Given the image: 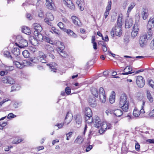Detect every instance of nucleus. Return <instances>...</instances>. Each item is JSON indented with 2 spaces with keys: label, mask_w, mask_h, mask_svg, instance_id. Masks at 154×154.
Here are the masks:
<instances>
[{
  "label": "nucleus",
  "mask_w": 154,
  "mask_h": 154,
  "mask_svg": "<svg viewBox=\"0 0 154 154\" xmlns=\"http://www.w3.org/2000/svg\"><path fill=\"white\" fill-rule=\"evenodd\" d=\"M154 27V18H150L147 25V28L148 30H151Z\"/></svg>",
  "instance_id": "obj_14"
},
{
  "label": "nucleus",
  "mask_w": 154,
  "mask_h": 154,
  "mask_svg": "<svg viewBox=\"0 0 154 154\" xmlns=\"http://www.w3.org/2000/svg\"><path fill=\"white\" fill-rule=\"evenodd\" d=\"M148 39L145 35H142L140 38L139 41V44L140 46L143 47L145 45L147 42V40Z\"/></svg>",
  "instance_id": "obj_11"
},
{
  "label": "nucleus",
  "mask_w": 154,
  "mask_h": 154,
  "mask_svg": "<svg viewBox=\"0 0 154 154\" xmlns=\"http://www.w3.org/2000/svg\"><path fill=\"white\" fill-rule=\"evenodd\" d=\"M52 2H46L45 4L47 8L50 9H52L53 8L52 6Z\"/></svg>",
  "instance_id": "obj_41"
},
{
  "label": "nucleus",
  "mask_w": 154,
  "mask_h": 154,
  "mask_svg": "<svg viewBox=\"0 0 154 154\" xmlns=\"http://www.w3.org/2000/svg\"><path fill=\"white\" fill-rule=\"evenodd\" d=\"M136 82L138 86L141 88L143 87L145 84V81L144 78L140 75L137 76Z\"/></svg>",
  "instance_id": "obj_5"
},
{
  "label": "nucleus",
  "mask_w": 154,
  "mask_h": 154,
  "mask_svg": "<svg viewBox=\"0 0 154 154\" xmlns=\"http://www.w3.org/2000/svg\"><path fill=\"white\" fill-rule=\"evenodd\" d=\"M16 116V115L12 113H11L8 114L7 116V118L8 119H10L15 118Z\"/></svg>",
  "instance_id": "obj_47"
},
{
  "label": "nucleus",
  "mask_w": 154,
  "mask_h": 154,
  "mask_svg": "<svg viewBox=\"0 0 154 154\" xmlns=\"http://www.w3.org/2000/svg\"><path fill=\"white\" fill-rule=\"evenodd\" d=\"M122 15H119L117 19V24L115 27L112 28L114 30L115 35L119 36H120L122 35Z\"/></svg>",
  "instance_id": "obj_2"
},
{
  "label": "nucleus",
  "mask_w": 154,
  "mask_h": 154,
  "mask_svg": "<svg viewBox=\"0 0 154 154\" xmlns=\"http://www.w3.org/2000/svg\"><path fill=\"white\" fill-rule=\"evenodd\" d=\"M85 112L86 116H92V111L89 107L86 108Z\"/></svg>",
  "instance_id": "obj_31"
},
{
  "label": "nucleus",
  "mask_w": 154,
  "mask_h": 154,
  "mask_svg": "<svg viewBox=\"0 0 154 154\" xmlns=\"http://www.w3.org/2000/svg\"><path fill=\"white\" fill-rule=\"evenodd\" d=\"M115 93L114 91H112V94L109 96V101L111 104H112L115 102Z\"/></svg>",
  "instance_id": "obj_22"
},
{
  "label": "nucleus",
  "mask_w": 154,
  "mask_h": 154,
  "mask_svg": "<svg viewBox=\"0 0 154 154\" xmlns=\"http://www.w3.org/2000/svg\"><path fill=\"white\" fill-rule=\"evenodd\" d=\"M138 32L132 31L131 32V36L133 38H135L138 34Z\"/></svg>",
  "instance_id": "obj_56"
},
{
  "label": "nucleus",
  "mask_w": 154,
  "mask_h": 154,
  "mask_svg": "<svg viewBox=\"0 0 154 154\" xmlns=\"http://www.w3.org/2000/svg\"><path fill=\"white\" fill-rule=\"evenodd\" d=\"M63 2L64 4L70 9L72 10L75 9V6L71 0H63Z\"/></svg>",
  "instance_id": "obj_10"
},
{
  "label": "nucleus",
  "mask_w": 154,
  "mask_h": 154,
  "mask_svg": "<svg viewBox=\"0 0 154 154\" xmlns=\"http://www.w3.org/2000/svg\"><path fill=\"white\" fill-rule=\"evenodd\" d=\"M99 97L101 102L104 103L106 101V96L103 88L100 87L99 90Z\"/></svg>",
  "instance_id": "obj_6"
},
{
  "label": "nucleus",
  "mask_w": 154,
  "mask_h": 154,
  "mask_svg": "<svg viewBox=\"0 0 154 154\" xmlns=\"http://www.w3.org/2000/svg\"><path fill=\"white\" fill-rule=\"evenodd\" d=\"M44 40L46 42H48L50 44H52L53 43V41L51 40L49 38L46 37L44 36Z\"/></svg>",
  "instance_id": "obj_43"
},
{
  "label": "nucleus",
  "mask_w": 154,
  "mask_h": 154,
  "mask_svg": "<svg viewBox=\"0 0 154 154\" xmlns=\"http://www.w3.org/2000/svg\"><path fill=\"white\" fill-rule=\"evenodd\" d=\"M148 82L150 86L152 88H154V82L151 79L148 80Z\"/></svg>",
  "instance_id": "obj_48"
},
{
  "label": "nucleus",
  "mask_w": 154,
  "mask_h": 154,
  "mask_svg": "<svg viewBox=\"0 0 154 154\" xmlns=\"http://www.w3.org/2000/svg\"><path fill=\"white\" fill-rule=\"evenodd\" d=\"M93 148V146L92 145H90L86 147V152H88L90 151Z\"/></svg>",
  "instance_id": "obj_60"
},
{
  "label": "nucleus",
  "mask_w": 154,
  "mask_h": 154,
  "mask_svg": "<svg viewBox=\"0 0 154 154\" xmlns=\"http://www.w3.org/2000/svg\"><path fill=\"white\" fill-rule=\"evenodd\" d=\"M136 4L134 2H132L130 4H129V2L128 1L124 2L122 4L123 8L125 9H126L128 7V10L126 13L127 16L128 17L129 14L131 11L134 8Z\"/></svg>",
  "instance_id": "obj_4"
},
{
  "label": "nucleus",
  "mask_w": 154,
  "mask_h": 154,
  "mask_svg": "<svg viewBox=\"0 0 154 154\" xmlns=\"http://www.w3.org/2000/svg\"><path fill=\"white\" fill-rule=\"evenodd\" d=\"M119 105L120 107L123 111L127 112L129 109V101L126 95L122 94L120 97Z\"/></svg>",
  "instance_id": "obj_1"
},
{
  "label": "nucleus",
  "mask_w": 154,
  "mask_h": 154,
  "mask_svg": "<svg viewBox=\"0 0 154 154\" xmlns=\"http://www.w3.org/2000/svg\"><path fill=\"white\" fill-rule=\"evenodd\" d=\"M16 42L15 43L16 45L20 48H23L24 47L28 46L27 41L23 38L20 36H18L16 38Z\"/></svg>",
  "instance_id": "obj_3"
},
{
  "label": "nucleus",
  "mask_w": 154,
  "mask_h": 154,
  "mask_svg": "<svg viewBox=\"0 0 154 154\" xmlns=\"http://www.w3.org/2000/svg\"><path fill=\"white\" fill-rule=\"evenodd\" d=\"M63 123H59L57 124L55 126L58 127V128L60 129L63 127Z\"/></svg>",
  "instance_id": "obj_63"
},
{
  "label": "nucleus",
  "mask_w": 154,
  "mask_h": 154,
  "mask_svg": "<svg viewBox=\"0 0 154 154\" xmlns=\"http://www.w3.org/2000/svg\"><path fill=\"white\" fill-rule=\"evenodd\" d=\"M94 123L95 127L97 128L100 127L102 123L100 119L98 117H96L94 120Z\"/></svg>",
  "instance_id": "obj_17"
},
{
  "label": "nucleus",
  "mask_w": 154,
  "mask_h": 154,
  "mask_svg": "<svg viewBox=\"0 0 154 154\" xmlns=\"http://www.w3.org/2000/svg\"><path fill=\"white\" fill-rule=\"evenodd\" d=\"M112 2L111 1L108 2V5L106 8L105 11L109 12L111 8Z\"/></svg>",
  "instance_id": "obj_38"
},
{
  "label": "nucleus",
  "mask_w": 154,
  "mask_h": 154,
  "mask_svg": "<svg viewBox=\"0 0 154 154\" xmlns=\"http://www.w3.org/2000/svg\"><path fill=\"white\" fill-rule=\"evenodd\" d=\"M58 26L61 29H64V26L63 24L61 22H59L57 24Z\"/></svg>",
  "instance_id": "obj_53"
},
{
  "label": "nucleus",
  "mask_w": 154,
  "mask_h": 154,
  "mask_svg": "<svg viewBox=\"0 0 154 154\" xmlns=\"http://www.w3.org/2000/svg\"><path fill=\"white\" fill-rule=\"evenodd\" d=\"M82 137L81 136H78L77 138L76 139V140H75V142L76 143H82V141L80 140L82 139Z\"/></svg>",
  "instance_id": "obj_51"
},
{
  "label": "nucleus",
  "mask_w": 154,
  "mask_h": 154,
  "mask_svg": "<svg viewBox=\"0 0 154 154\" xmlns=\"http://www.w3.org/2000/svg\"><path fill=\"white\" fill-rule=\"evenodd\" d=\"M109 13V12L105 11L104 13V16L103 18V20H105L106 18Z\"/></svg>",
  "instance_id": "obj_59"
},
{
  "label": "nucleus",
  "mask_w": 154,
  "mask_h": 154,
  "mask_svg": "<svg viewBox=\"0 0 154 154\" xmlns=\"http://www.w3.org/2000/svg\"><path fill=\"white\" fill-rule=\"evenodd\" d=\"M145 101L144 100L143 101V106L142 107V108L140 110V114L141 113L142 114H143L145 113V112L144 111V109H143V106L145 105Z\"/></svg>",
  "instance_id": "obj_45"
},
{
  "label": "nucleus",
  "mask_w": 154,
  "mask_h": 154,
  "mask_svg": "<svg viewBox=\"0 0 154 154\" xmlns=\"http://www.w3.org/2000/svg\"><path fill=\"white\" fill-rule=\"evenodd\" d=\"M40 58L38 56L36 57H32L30 59V61L27 62V63L29 66H32L34 64H37L40 62L39 60Z\"/></svg>",
  "instance_id": "obj_8"
},
{
  "label": "nucleus",
  "mask_w": 154,
  "mask_h": 154,
  "mask_svg": "<svg viewBox=\"0 0 154 154\" xmlns=\"http://www.w3.org/2000/svg\"><path fill=\"white\" fill-rule=\"evenodd\" d=\"M8 83L13 84L15 83L14 80L9 76H8Z\"/></svg>",
  "instance_id": "obj_42"
},
{
  "label": "nucleus",
  "mask_w": 154,
  "mask_h": 154,
  "mask_svg": "<svg viewBox=\"0 0 154 154\" xmlns=\"http://www.w3.org/2000/svg\"><path fill=\"white\" fill-rule=\"evenodd\" d=\"M60 54L62 57L64 58L68 56L67 54L63 51H60Z\"/></svg>",
  "instance_id": "obj_44"
},
{
  "label": "nucleus",
  "mask_w": 154,
  "mask_h": 154,
  "mask_svg": "<svg viewBox=\"0 0 154 154\" xmlns=\"http://www.w3.org/2000/svg\"><path fill=\"white\" fill-rule=\"evenodd\" d=\"M147 98L151 103L153 101V99L149 91H147Z\"/></svg>",
  "instance_id": "obj_35"
},
{
  "label": "nucleus",
  "mask_w": 154,
  "mask_h": 154,
  "mask_svg": "<svg viewBox=\"0 0 154 154\" xmlns=\"http://www.w3.org/2000/svg\"><path fill=\"white\" fill-rule=\"evenodd\" d=\"M22 30L23 32L27 35H29L31 34L30 30L28 27L26 26H23Z\"/></svg>",
  "instance_id": "obj_24"
},
{
  "label": "nucleus",
  "mask_w": 154,
  "mask_h": 154,
  "mask_svg": "<svg viewBox=\"0 0 154 154\" xmlns=\"http://www.w3.org/2000/svg\"><path fill=\"white\" fill-rule=\"evenodd\" d=\"M64 31L73 38H76L77 37V35L70 29H65Z\"/></svg>",
  "instance_id": "obj_23"
},
{
  "label": "nucleus",
  "mask_w": 154,
  "mask_h": 154,
  "mask_svg": "<svg viewBox=\"0 0 154 154\" xmlns=\"http://www.w3.org/2000/svg\"><path fill=\"white\" fill-rule=\"evenodd\" d=\"M14 65H15L17 68H19V69H22L24 67V65L23 64L17 61H14Z\"/></svg>",
  "instance_id": "obj_29"
},
{
  "label": "nucleus",
  "mask_w": 154,
  "mask_h": 154,
  "mask_svg": "<svg viewBox=\"0 0 154 154\" xmlns=\"http://www.w3.org/2000/svg\"><path fill=\"white\" fill-rule=\"evenodd\" d=\"M65 92L68 95L70 94L71 93V89L69 87H66L65 88Z\"/></svg>",
  "instance_id": "obj_52"
},
{
  "label": "nucleus",
  "mask_w": 154,
  "mask_h": 154,
  "mask_svg": "<svg viewBox=\"0 0 154 154\" xmlns=\"http://www.w3.org/2000/svg\"><path fill=\"white\" fill-rule=\"evenodd\" d=\"M133 115L136 117L139 116L140 115V110L136 108H135L133 110Z\"/></svg>",
  "instance_id": "obj_33"
},
{
  "label": "nucleus",
  "mask_w": 154,
  "mask_h": 154,
  "mask_svg": "<svg viewBox=\"0 0 154 154\" xmlns=\"http://www.w3.org/2000/svg\"><path fill=\"white\" fill-rule=\"evenodd\" d=\"M140 145L138 143H137L135 145V148L136 150L138 151L140 150Z\"/></svg>",
  "instance_id": "obj_61"
},
{
  "label": "nucleus",
  "mask_w": 154,
  "mask_h": 154,
  "mask_svg": "<svg viewBox=\"0 0 154 154\" xmlns=\"http://www.w3.org/2000/svg\"><path fill=\"white\" fill-rule=\"evenodd\" d=\"M91 91L93 95L96 97H97L98 95V92L97 90L95 88H93L91 89Z\"/></svg>",
  "instance_id": "obj_34"
},
{
  "label": "nucleus",
  "mask_w": 154,
  "mask_h": 154,
  "mask_svg": "<svg viewBox=\"0 0 154 154\" xmlns=\"http://www.w3.org/2000/svg\"><path fill=\"white\" fill-rule=\"evenodd\" d=\"M88 102L89 105L93 107H94L97 105V103L96 98L92 96L89 97L88 99Z\"/></svg>",
  "instance_id": "obj_12"
},
{
  "label": "nucleus",
  "mask_w": 154,
  "mask_h": 154,
  "mask_svg": "<svg viewBox=\"0 0 154 154\" xmlns=\"http://www.w3.org/2000/svg\"><path fill=\"white\" fill-rule=\"evenodd\" d=\"M7 124V122H4L2 123L1 124L0 123V126L1 127H2V128H0V129L2 130L3 129V128L6 126Z\"/></svg>",
  "instance_id": "obj_54"
},
{
  "label": "nucleus",
  "mask_w": 154,
  "mask_h": 154,
  "mask_svg": "<svg viewBox=\"0 0 154 154\" xmlns=\"http://www.w3.org/2000/svg\"><path fill=\"white\" fill-rule=\"evenodd\" d=\"M146 142L150 143H154V139H149L147 140Z\"/></svg>",
  "instance_id": "obj_64"
},
{
  "label": "nucleus",
  "mask_w": 154,
  "mask_h": 154,
  "mask_svg": "<svg viewBox=\"0 0 154 154\" xmlns=\"http://www.w3.org/2000/svg\"><path fill=\"white\" fill-rule=\"evenodd\" d=\"M14 68L12 66H6L5 68L6 71H11L13 70Z\"/></svg>",
  "instance_id": "obj_46"
},
{
  "label": "nucleus",
  "mask_w": 154,
  "mask_h": 154,
  "mask_svg": "<svg viewBox=\"0 0 154 154\" xmlns=\"http://www.w3.org/2000/svg\"><path fill=\"white\" fill-rule=\"evenodd\" d=\"M8 76L3 78L2 79V81L4 83H8Z\"/></svg>",
  "instance_id": "obj_57"
},
{
  "label": "nucleus",
  "mask_w": 154,
  "mask_h": 154,
  "mask_svg": "<svg viewBox=\"0 0 154 154\" xmlns=\"http://www.w3.org/2000/svg\"><path fill=\"white\" fill-rule=\"evenodd\" d=\"M23 55L25 58H28L29 56V53L27 50H25L22 52Z\"/></svg>",
  "instance_id": "obj_39"
},
{
  "label": "nucleus",
  "mask_w": 154,
  "mask_h": 154,
  "mask_svg": "<svg viewBox=\"0 0 154 154\" xmlns=\"http://www.w3.org/2000/svg\"><path fill=\"white\" fill-rule=\"evenodd\" d=\"M39 56L38 57H40V62L42 63H45L47 62L46 60V55L43 53L42 52L39 51Z\"/></svg>",
  "instance_id": "obj_15"
},
{
  "label": "nucleus",
  "mask_w": 154,
  "mask_h": 154,
  "mask_svg": "<svg viewBox=\"0 0 154 154\" xmlns=\"http://www.w3.org/2000/svg\"><path fill=\"white\" fill-rule=\"evenodd\" d=\"M72 132L68 133L66 134V140H69V138L71 137L72 135Z\"/></svg>",
  "instance_id": "obj_55"
},
{
  "label": "nucleus",
  "mask_w": 154,
  "mask_h": 154,
  "mask_svg": "<svg viewBox=\"0 0 154 154\" xmlns=\"http://www.w3.org/2000/svg\"><path fill=\"white\" fill-rule=\"evenodd\" d=\"M100 127H101V129L99 131V132L101 133L102 132L103 133L107 129V122H103Z\"/></svg>",
  "instance_id": "obj_20"
},
{
  "label": "nucleus",
  "mask_w": 154,
  "mask_h": 154,
  "mask_svg": "<svg viewBox=\"0 0 154 154\" xmlns=\"http://www.w3.org/2000/svg\"><path fill=\"white\" fill-rule=\"evenodd\" d=\"M132 70V69L130 66H127L124 70V72L122 73V74L123 75H126L134 73V72H131Z\"/></svg>",
  "instance_id": "obj_18"
},
{
  "label": "nucleus",
  "mask_w": 154,
  "mask_h": 154,
  "mask_svg": "<svg viewBox=\"0 0 154 154\" xmlns=\"http://www.w3.org/2000/svg\"><path fill=\"white\" fill-rule=\"evenodd\" d=\"M85 119L86 122L89 124L91 123L93 120L92 116H86Z\"/></svg>",
  "instance_id": "obj_30"
},
{
  "label": "nucleus",
  "mask_w": 154,
  "mask_h": 154,
  "mask_svg": "<svg viewBox=\"0 0 154 154\" xmlns=\"http://www.w3.org/2000/svg\"><path fill=\"white\" fill-rule=\"evenodd\" d=\"M102 48L104 52H106L107 51V49L106 48L105 43H103V44L102 45Z\"/></svg>",
  "instance_id": "obj_49"
},
{
  "label": "nucleus",
  "mask_w": 154,
  "mask_h": 154,
  "mask_svg": "<svg viewBox=\"0 0 154 154\" xmlns=\"http://www.w3.org/2000/svg\"><path fill=\"white\" fill-rule=\"evenodd\" d=\"M149 116L150 118L154 117V109L150 112L149 114Z\"/></svg>",
  "instance_id": "obj_58"
},
{
  "label": "nucleus",
  "mask_w": 154,
  "mask_h": 154,
  "mask_svg": "<svg viewBox=\"0 0 154 154\" xmlns=\"http://www.w3.org/2000/svg\"><path fill=\"white\" fill-rule=\"evenodd\" d=\"M73 119V115L72 114L68 112L65 119V123H66L67 125Z\"/></svg>",
  "instance_id": "obj_13"
},
{
  "label": "nucleus",
  "mask_w": 154,
  "mask_h": 154,
  "mask_svg": "<svg viewBox=\"0 0 154 154\" xmlns=\"http://www.w3.org/2000/svg\"><path fill=\"white\" fill-rule=\"evenodd\" d=\"M22 141V140L21 139L18 140H14L12 142V143L14 144H17L20 143V142Z\"/></svg>",
  "instance_id": "obj_62"
},
{
  "label": "nucleus",
  "mask_w": 154,
  "mask_h": 154,
  "mask_svg": "<svg viewBox=\"0 0 154 154\" xmlns=\"http://www.w3.org/2000/svg\"><path fill=\"white\" fill-rule=\"evenodd\" d=\"M123 112L121 109H117L115 110L114 114L117 116L120 117L123 114Z\"/></svg>",
  "instance_id": "obj_28"
},
{
  "label": "nucleus",
  "mask_w": 154,
  "mask_h": 154,
  "mask_svg": "<svg viewBox=\"0 0 154 154\" xmlns=\"http://www.w3.org/2000/svg\"><path fill=\"white\" fill-rule=\"evenodd\" d=\"M152 32L151 29V30H148V31L147 32L146 34H145L144 35H145L148 39H151L152 38Z\"/></svg>",
  "instance_id": "obj_36"
},
{
  "label": "nucleus",
  "mask_w": 154,
  "mask_h": 154,
  "mask_svg": "<svg viewBox=\"0 0 154 154\" xmlns=\"http://www.w3.org/2000/svg\"><path fill=\"white\" fill-rule=\"evenodd\" d=\"M141 15L143 19L146 20L149 15L148 9L146 8H143L142 10Z\"/></svg>",
  "instance_id": "obj_16"
},
{
  "label": "nucleus",
  "mask_w": 154,
  "mask_h": 154,
  "mask_svg": "<svg viewBox=\"0 0 154 154\" xmlns=\"http://www.w3.org/2000/svg\"><path fill=\"white\" fill-rule=\"evenodd\" d=\"M139 27L137 23H135L133 26L132 31H136L137 32H138L139 30Z\"/></svg>",
  "instance_id": "obj_40"
},
{
  "label": "nucleus",
  "mask_w": 154,
  "mask_h": 154,
  "mask_svg": "<svg viewBox=\"0 0 154 154\" xmlns=\"http://www.w3.org/2000/svg\"><path fill=\"white\" fill-rule=\"evenodd\" d=\"M32 27L34 29V34L36 35L38 33L40 32L42 30V28L41 26L39 24L35 23L32 25Z\"/></svg>",
  "instance_id": "obj_9"
},
{
  "label": "nucleus",
  "mask_w": 154,
  "mask_h": 154,
  "mask_svg": "<svg viewBox=\"0 0 154 154\" xmlns=\"http://www.w3.org/2000/svg\"><path fill=\"white\" fill-rule=\"evenodd\" d=\"M133 23V21L132 19L127 20L125 21V27L126 28H129L131 27Z\"/></svg>",
  "instance_id": "obj_21"
},
{
  "label": "nucleus",
  "mask_w": 154,
  "mask_h": 154,
  "mask_svg": "<svg viewBox=\"0 0 154 154\" xmlns=\"http://www.w3.org/2000/svg\"><path fill=\"white\" fill-rule=\"evenodd\" d=\"M12 52L15 57H16L20 54V51L19 48H14L12 50Z\"/></svg>",
  "instance_id": "obj_25"
},
{
  "label": "nucleus",
  "mask_w": 154,
  "mask_h": 154,
  "mask_svg": "<svg viewBox=\"0 0 154 154\" xmlns=\"http://www.w3.org/2000/svg\"><path fill=\"white\" fill-rule=\"evenodd\" d=\"M75 120L77 124L78 125H80L81 124L82 122V118L79 115H77L76 116Z\"/></svg>",
  "instance_id": "obj_32"
},
{
  "label": "nucleus",
  "mask_w": 154,
  "mask_h": 154,
  "mask_svg": "<svg viewBox=\"0 0 154 154\" xmlns=\"http://www.w3.org/2000/svg\"><path fill=\"white\" fill-rule=\"evenodd\" d=\"M47 65L50 66V69L51 70V71L53 72H56L57 69L55 67L57 65V64L56 63H54V65H53V64H47Z\"/></svg>",
  "instance_id": "obj_26"
},
{
  "label": "nucleus",
  "mask_w": 154,
  "mask_h": 154,
  "mask_svg": "<svg viewBox=\"0 0 154 154\" xmlns=\"http://www.w3.org/2000/svg\"><path fill=\"white\" fill-rule=\"evenodd\" d=\"M71 19L72 20L73 23L75 25L80 26L81 25V23L80 21L78 22L79 20L77 17L75 16H72L71 17Z\"/></svg>",
  "instance_id": "obj_19"
},
{
  "label": "nucleus",
  "mask_w": 154,
  "mask_h": 154,
  "mask_svg": "<svg viewBox=\"0 0 154 154\" xmlns=\"http://www.w3.org/2000/svg\"><path fill=\"white\" fill-rule=\"evenodd\" d=\"M4 55L5 57H7L10 59H12V57L11 55H10V53L8 51H4Z\"/></svg>",
  "instance_id": "obj_37"
},
{
  "label": "nucleus",
  "mask_w": 154,
  "mask_h": 154,
  "mask_svg": "<svg viewBox=\"0 0 154 154\" xmlns=\"http://www.w3.org/2000/svg\"><path fill=\"white\" fill-rule=\"evenodd\" d=\"M37 40L42 42L44 40V36H43L40 32L37 33L36 35H34Z\"/></svg>",
  "instance_id": "obj_27"
},
{
  "label": "nucleus",
  "mask_w": 154,
  "mask_h": 154,
  "mask_svg": "<svg viewBox=\"0 0 154 154\" xmlns=\"http://www.w3.org/2000/svg\"><path fill=\"white\" fill-rule=\"evenodd\" d=\"M47 17L45 19V22L48 25L52 26L51 21L54 19L53 15L51 13L48 12L47 13Z\"/></svg>",
  "instance_id": "obj_7"
},
{
  "label": "nucleus",
  "mask_w": 154,
  "mask_h": 154,
  "mask_svg": "<svg viewBox=\"0 0 154 154\" xmlns=\"http://www.w3.org/2000/svg\"><path fill=\"white\" fill-rule=\"evenodd\" d=\"M10 100L8 98H6L3 99L2 101L0 102V107L2 106L3 104L5 103Z\"/></svg>",
  "instance_id": "obj_50"
}]
</instances>
